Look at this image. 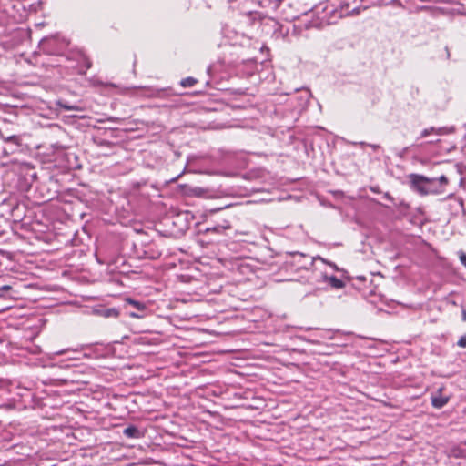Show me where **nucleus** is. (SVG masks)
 I'll use <instances>...</instances> for the list:
<instances>
[{
  "instance_id": "1",
  "label": "nucleus",
  "mask_w": 466,
  "mask_h": 466,
  "mask_svg": "<svg viewBox=\"0 0 466 466\" xmlns=\"http://www.w3.org/2000/svg\"><path fill=\"white\" fill-rule=\"evenodd\" d=\"M260 4L263 7L272 9H280V13L287 21H294L300 15H308L309 13L318 14L319 6H312L306 5L304 0H261Z\"/></svg>"
},
{
  "instance_id": "2",
  "label": "nucleus",
  "mask_w": 466,
  "mask_h": 466,
  "mask_svg": "<svg viewBox=\"0 0 466 466\" xmlns=\"http://www.w3.org/2000/svg\"><path fill=\"white\" fill-rule=\"evenodd\" d=\"M350 15V5L348 3H340L339 7H322V15L318 16L317 21H311L307 27H323L327 25L338 23L339 19L348 17Z\"/></svg>"
},
{
  "instance_id": "3",
  "label": "nucleus",
  "mask_w": 466,
  "mask_h": 466,
  "mask_svg": "<svg viewBox=\"0 0 466 466\" xmlns=\"http://www.w3.org/2000/svg\"><path fill=\"white\" fill-rule=\"evenodd\" d=\"M0 139L3 141L2 152L5 156H10L23 152L25 145L20 135L10 134L0 127Z\"/></svg>"
},
{
  "instance_id": "4",
  "label": "nucleus",
  "mask_w": 466,
  "mask_h": 466,
  "mask_svg": "<svg viewBox=\"0 0 466 466\" xmlns=\"http://www.w3.org/2000/svg\"><path fill=\"white\" fill-rule=\"evenodd\" d=\"M39 46L46 54L59 55L67 46V42L58 35H51L43 38Z\"/></svg>"
},
{
  "instance_id": "5",
  "label": "nucleus",
  "mask_w": 466,
  "mask_h": 466,
  "mask_svg": "<svg viewBox=\"0 0 466 466\" xmlns=\"http://www.w3.org/2000/svg\"><path fill=\"white\" fill-rule=\"evenodd\" d=\"M66 59L71 63L67 67L79 75H85L92 66L89 58L82 51L73 53L70 56H66Z\"/></svg>"
},
{
  "instance_id": "6",
  "label": "nucleus",
  "mask_w": 466,
  "mask_h": 466,
  "mask_svg": "<svg viewBox=\"0 0 466 466\" xmlns=\"http://www.w3.org/2000/svg\"><path fill=\"white\" fill-rule=\"evenodd\" d=\"M81 353V355L87 359H96L101 353L98 350L97 344H82L76 349H65L58 350V354H66V353Z\"/></svg>"
},
{
  "instance_id": "7",
  "label": "nucleus",
  "mask_w": 466,
  "mask_h": 466,
  "mask_svg": "<svg viewBox=\"0 0 466 466\" xmlns=\"http://www.w3.org/2000/svg\"><path fill=\"white\" fill-rule=\"evenodd\" d=\"M290 264L295 268L296 270H309L313 266V258L309 255L300 252H293L290 254Z\"/></svg>"
},
{
  "instance_id": "8",
  "label": "nucleus",
  "mask_w": 466,
  "mask_h": 466,
  "mask_svg": "<svg viewBox=\"0 0 466 466\" xmlns=\"http://www.w3.org/2000/svg\"><path fill=\"white\" fill-rule=\"evenodd\" d=\"M410 180L412 187L422 195H427L431 192L429 188V185L432 184L435 179L428 178L426 177L411 174L410 175Z\"/></svg>"
},
{
  "instance_id": "9",
  "label": "nucleus",
  "mask_w": 466,
  "mask_h": 466,
  "mask_svg": "<svg viewBox=\"0 0 466 466\" xmlns=\"http://www.w3.org/2000/svg\"><path fill=\"white\" fill-rule=\"evenodd\" d=\"M253 20H258L264 27H270L273 29V34L277 36L282 35V25L274 18L263 15L261 13H255Z\"/></svg>"
},
{
  "instance_id": "10",
  "label": "nucleus",
  "mask_w": 466,
  "mask_h": 466,
  "mask_svg": "<svg viewBox=\"0 0 466 466\" xmlns=\"http://www.w3.org/2000/svg\"><path fill=\"white\" fill-rule=\"evenodd\" d=\"M231 228V224L229 221L224 219L222 222H217L212 225L207 226L201 231L203 234H215V235H222L226 230Z\"/></svg>"
},
{
  "instance_id": "11",
  "label": "nucleus",
  "mask_w": 466,
  "mask_h": 466,
  "mask_svg": "<svg viewBox=\"0 0 466 466\" xmlns=\"http://www.w3.org/2000/svg\"><path fill=\"white\" fill-rule=\"evenodd\" d=\"M26 210V206L25 204H15L11 209V217L14 222H22L25 218Z\"/></svg>"
},
{
  "instance_id": "12",
  "label": "nucleus",
  "mask_w": 466,
  "mask_h": 466,
  "mask_svg": "<svg viewBox=\"0 0 466 466\" xmlns=\"http://www.w3.org/2000/svg\"><path fill=\"white\" fill-rule=\"evenodd\" d=\"M127 304L133 306L137 312H130L129 315L134 318H142L144 312L147 310V306L144 302L135 300L131 298L126 299Z\"/></svg>"
},
{
  "instance_id": "13",
  "label": "nucleus",
  "mask_w": 466,
  "mask_h": 466,
  "mask_svg": "<svg viewBox=\"0 0 466 466\" xmlns=\"http://www.w3.org/2000/svg\"><path fill=\"white\" fill-rule=\"evenodd\" d=\"M447 134V128L446 127H430L425 129H423L418 137V139H422L427 137L428 136L433 135V136H442Z\"/></svg>"
},
{
  "instance_id": "14",
  "label": "nucleus",
  "mask_w": 466,
  "mask_h": 466,
  "mask_svg": "<svg viewBox=\"0 0 466 466\" xmlns=\"http://www.w3.org/2000/svg\"><path fill=\"white\" fill-rule=\"evenodd\" d=\"M442 389H439L438 394L431 397V405L436 409H441L450 400V398L441 394Z\"/></svg>"
},
{
  "instance_id": "15",
  "label": "nucleus",
  "mask_w": 466,
  "mask_h": 466,
  "mask_svg": "<svg viewBox=\"0 0 466 466\" xmlns=\"http://www.w3.org/2000/svg\"><path fill=\"white\" fill-rule=\"evenodd\" d=\"M96 315L106 318V319H109V318L116 319L119 316V310L116 308L102 307L98 309H96Z\"/></svg>"
},
{
  "instance_id": "16",
  "label": "nucleus",
  "mask_w": 466,
  "mask_h": 466,
  "mask_svg": "<svg viewBox=\"0 0 466 466\" xmlns=\"http://www.w3.org/2000/svg\"><path fill=\"white\" fill-rule=\"evenodd\" d=\"M123 434L127 438L139 439L143 436L142 432L136 425H129L124 429Z\"/></svg>"
},
{
  "instance_id": "17",
  "label": "nucleus",
  "mask_w": 466,
  "mask_h": 466,
  "mask_svg": "<svg viewBox=\"0 0 466 466\" xmlns=\"http://www.w3.org/2000/svg\"><path fill=\"white\" fill-rule=\"evenodd\" d=\"M161 253L157 250H154L151 246L147 247V250L143 251L142 255H139L141 258L157 259L160 257Z\"/></svg>"
},
{
  "instance_id": "18",
  "label": "nucleus",
  "mask_w": 466,
  "mask_h": 466,
  "mask_svg": "<svg viewBox=\"0 0 466 466\" xmlns=\"http://www.w3.org/2000/svg\"><path fill=\"white\" fill-rule=\"evenodd\" d=\"M328 283L335 289H340L343 287V281L335 276L326 277Z\"/></svg>"
},
{
  "instance_id": "19",
  "label": "nucleus",
  "mask_w": 466,
  "mask_h": 466,
  "mask_svg": "<svg viewBox=\"0 0 466 466\" xmlns=\"http://www.w3.org/2000/svg\"><path fill=\"white\" fill-rule=\"evenodd\" d=\"M197 83L198 80L195 77L187 76L186 78H183L179 84L182 87L187 88L193 86Z\"/></svg>"
},
{
  "instance_id": "20",
  "label": "nucleus",
  "mask_w": 466,
  "mask_h": 466,
  "mask_svg": "<svg viewBox=\"0 0 466 466\" xmlns=\"http://www.w3.org/2000/svg\"><path fill=\"white\" fill-rule=\"evenodd\" d=\"M58 351H56V352H53L52 355L54 356H66V360H79L80 357L79 355H81V353H66V354H58L57 353Z\"/></svg>"
},
{
  "instance_id": "21",
  "label": "nucleus",
  "mask_w": 466,
  "mask_h": 466,
  "mask_svg": "<svg viewBox=\"0 0 466 466\" xmlns=\"http://www.w3.org/2000/svg\"><path fill=\"white\" fill-rule=\"evenodd\" d=\"M96 142L100 147H111L114 145L112 142L107 141L106 139H97V140H96Z\"/></svg>"
},
{
  "instance_id": "22",
  "label": "nucleus",
  "mask_w": 466,
  "mask_h": 466,
  "mask_svg": "<svg viewBox=\"0 0 466 466\" xmlns=\"http://www.w3.org/2000/svg\"><path fill=\"white\" fill-rule=\"evenodd\" d=\"M458 257L461 263L466 268V253L462 250L458 252Z\"/></svg>"
},
{
  "instance_id": "23",
  "label": "nucleus",
  "mask_w": 466,
  "mask_h": 466,
  "mask_svg": "<svg viewBox=\"0 0 466 466\" xmlns=\"http://www.w3.org/2000/svg\"><path fill=\"white\" fill-rule=\"evenodd\" d=\"M457 345L460 347V348H466V334L461 336L458 342H457Z\"/></svg>"
},
{
  "instance_id": "24",
  "label": "nucleus",
  "mask_w": 466,
  "mask_h": 466,
  "mask_svg": "<svg viewBox=\"0 0 466 466\" xmlns=\"http://www.w3.org/2000/svg\"><path fill=\"white\" fill-rule=\"evenodd\" d=\"M60 106L61 107H64L65 109L66 110H77L78 107L77 106H69L67 104H62V103H59Z\"/></svg>"
},
{
  "instance_id": "25",
  "label": "nucleus",
  "mask_w": 466,
  "mask_h": 466,
  "mask_svg": "<svg viewBox=\"0 0 466 466\" xmlns=\"http://www.w3.org/2000/svg\"><path fill=\"white\" fill-rule=\"evenodd\" d=\"M438 180L440 181L441 184H443V185H446L448 184V178L445 177V176H441Z\"/></svg>"
},
{
  "instance_id": "26",
  "label": "nucleus",
  "mask_w": 466,
  "mask_h": 466,
  "mask_svg": "<svg viewBox=\"0 0 466 466\" xmlns=\"http://www.w3.org/2000/svg\"><path fill=\"white\" fill-rule=\"evenodd\" d=\"M356 280L360 282H366V277L365 276H357Z\"/></svg>"
},
{
  "instance_id": "27",
  "label": "nucleus",
  "mask_w": 466,
  "mask_h": 466,
  "mask_svg": "<svg viewBox=\"0 0 466 466\" xmlns=\"http://www.w3.org/2000/svg\"><path fill=\"white\" fill-rule=\"evenodd\" d=\"M462 320L466 321V310H463L462 312Z\"/></svg>"
},
{
  "instance_id": "28",
  "label": "nucleus",
  "mask_w": 466,
  "mask_h": 466,
  "mask_svg": "<svg viewBox=\"0 0 466 466\" xmlns=\"http://www.w3.org/2000/svg\"><path fill=\"white\" fill-rule=\"evenodd\" d=\"M69 168H76V166L70 165Z\"/></svg>"
},
{
  "instance_id": "29",
  "label": "nucleus",
  "mask_w": 466,
  "mask_h": 466,
  "mask_svg": "<svg viewBox=\"0 0 466 466\" xmlns=\"http://www.w3.org/2000/svg\"><path fill=\"white\" fill-rule=\"evenodd\" d=\"M336 194L339 195V196H342L343 195L342 192H339V191L336 192Z\"/></svg>"
}]
</instances>
